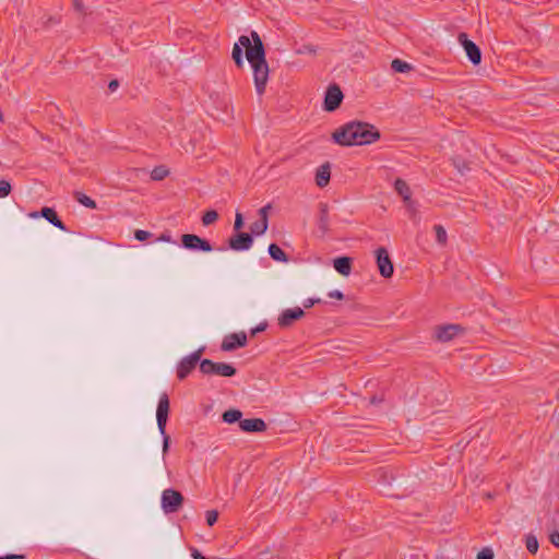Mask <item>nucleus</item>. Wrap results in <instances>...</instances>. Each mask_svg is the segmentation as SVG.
Listing matches in <instances>:
<instances>
[{
    "label": "nucleus",
    "instance_id": "obj_31",
    "mask_svg": "<svg viewBox=\"0 0 559 559\" xmlns=\"http://www.w3.org/2000/svg\"><path fill=\"white\" fill-rule=\"evenodd\" d=\"M151 233L150 231H146V230H142V229H136L134 231V238L139 241H145L146 239H148L151 237Z\"/></svg>",
    "mask_w": 559,
    "mask_h": 559
},
{
    "label": "nucleus",
    "instance_id": "obj_30",
    "mask_svg": "<svg viewBox=\"0 0 559 559\" xmlns=\"http://www.w3.org/2000/svg\"><path fill=\"white\" fill-rule=\"evenodd\" d=\"M12 187L9 181L0 180V198H5L10 194Z\"/></svg>",
    "mask_w": 559,
    "mask_h": 559
},
{
    "label": "nucleus",
    "instance_id": "obj_43",
    "mask_svg": "<svg viewBox=\"0 0 559 559\" xmlns=\"http://www.w3.org/2000/svg\"><path fill=\"white\" fill-rule=\"evenodd\" d=\"M118 86H119V83H118V81H117V80H112V81H110V82H109V85H108V87H109V90H110L111 92L116 91V88H117Z\"/></svg>",
    "mask_w": 559,
    "mask_h": 559
},
{
    "label": "nucleus",
    "instance_id": "obj_3",
    "mask_svg": "<svg viewBox=\"0 0 559 559\" xmlns=\"http://www.w3.org/2000/svg\"><path fill=\"white\" fill-rule=\"evenodd\" d=\"M168 413H169V399L166 393H163L159 396L157 409H156V420H157V427L163 436V454H165L168 451L169 447V436L166 433V424L168 419Z\"/></svg>",
    "mask_w": 559,
    "mask_h": 559
},
{
    "label": "nucleus",
    "instance_id": "obj_35",
    "mask_svg": "<svg viewBox=\"0 0 559 559\" xmlns=\"http://www.w3.org/2000/svg\"><path fill=\"white\" fill-rule=\"evenodd\" d=\"M477 559H493V552L490 548H484L478 552Z\"/></svg>",
    "mask_w": 559,
    "mask_h": 559
},
{
    "label": "nucleus",
    "instance_id": "obj_20",
    "mask_svg": "<svg viewBox=\"0 0 559 559\" xmlns=\"http://www.w3.org/2000/svg\"><path fill=\"white\" fill-rule=\"evenodd\" d=\"M395 191L401 195L404 202H409L412 197V191L407 182L403 179H396L394 182Z\"/></svg>",
    "mask_w": 559,
    "mask_h": 559
},
{
    "label": "nucleus",
    "instance_id": "obj_41",
    "mask_svg": "<svg viewBox=\"0 0 559 559\" xmlns=\"http://www.w3.org/2000/svg\"><path fill=\"white\" fill-rule=\"evenodd\" d=\"M265 328H266V324L265 323H261V324H259L258 326H255L254 329L251 330V334L255 335L257 333L264 331Z\"/></svg>",
    "mask_w": 559,
    "mask_h": 559
},
{
    "label": "nucleus",
    "instance_id": "obj_18",
    "mask_svg": "<svg viewBox=\"0 0 559 559\" xmlns=\"http://www.w3.org/2000/svg\"><path fill=\"white\" fill-rule=\"evenodd\" d=\"M333 266L340 274L347 276L352 271V259L348 257L336 258L333 261Z\"/></svg>",
    "mask_w": 559,
    "mask_h": 559
},
{
    "label": "nucleus",
    "instance_id": "obj_28",
    "mask_svg": "<svg viewBox=\"0 0 559 559\" xmlns=\"http://www.w3.org/2000/svg\"><path fill=\"white\" fill-rule=\"evenodd\" d=\"M435 231H436L437 241L440 245L444 246L447 243V240H448V236H447L445 229L441 225H436L435 226Z\"/></svg>",
    "mask_w": 559,
    "mask_h": 559
},
{
    "label": "nucleus",
    "instance_id": "obj_32",
    "mask_svg": "<svg viewBox=\"0 0 559 559\" xmlns=\"http://www.w3.org/2000/svg\"><path fill=\"white\" fill-rule=\"evenodd\" d=\"M218 519V513L215 510H210L206 512V523L212 526L216 523Z\"/></svg>",
    "mask_w": 559,
    "mask_h": 559
},
{
    "label": "nucleus",
    "instance_id": "obj_33",
    "mask_svg": "<svg viewBox=\"0 0 559 559\" xmlns=\"http://www.w3.org/2000/svg\"><path fill=\"white\" fill-rule=\"evenodd\" d=\"M271 210V204H266L259 210V216L261 221L269 223V211Z\"/></svg>",
    "mask_w": 559,
    "mask_h": 559
},
{
    "label": "nucleus",
    "instance_id": "obj_7",
    "mask_svg": "<svg viewBox=\"0 0 559 559\" xmlns=\"http://www.w3.org/2000/svg\"><path fill=\"white\" fill-rule=\"evenodd\" d=\"M181 242L186 249L192 250V251L200 250V251H204V252H210L213 250L211 243L207 240H205L197 235H193V234L182 235Z\"/></svg>",
    "mask_w": 559,
    "mask_h": 559
},
{
    "label": "nucleus",
    "instance_id": "obj_25",
    "mask_svg": "<svg viewBox=\"0 0 559 559\" xmlns=\"http://www.w3.org/2000/svg\"><path fill=\"white\" fill-rule=\"evenodd\" d=\"M267 227H269L267 222L259 219L251 224L250 229L253 235L261 236L267 230Z\"/></svg>",
    "mask_w": 559,
    "mask_h": 559
},
{
    "label": "nucleus",
    "instance_id": "obj_44",
    "mask_svg": "<svg viewBox=\"0 0 559 559\" xmlns=\"http://www.w3.org/2000/svg\"><path fill=\"white\" fill-rule=\"evenodd\" d=\"M28 217L31 218H39L41 217L40 212H29Z\"/></svg>",
    "mask_w": 559,
    "mask_h": 559
},
{
    "label": "nucleus",
    "instance_id": "obj_6",
    "mask_svg": "<svg viewBox=\"0 0 559 559\" xmlns=\"http://www.w3.org/2000/svg\"><path fill=\"white\" fill-rule=\"evenodd\" d=\"M203 353V348H199L198 350L191 353L190 355L183 357L178 366H177V377L179 380L186 379L189 373L195 368L198 362L201 360V355Z\"/></svg>",
    "mask_w": 559,
    "mask_h": 559
},
{
    "label": "nucleus",
    "instance_id": "obj_8",
    "mask_svg": "<svg viewBox=\"0 0 559 559\" xmlns=\"http://www.w3.org/2000/svg\"><path fill=\"white\" fill-rule=\"evenodd\" d=\"M459 43L463 46L469 61L473 64H479L481 61V51L479 47L468 39V36L465 33H460L457 36Z\"/></svg>",
    "mask_w": 559,
    "mask_h": 559
},
{
    "label": "nucleus",
    "instance_id": "obj_9",
    "mask_svg": "<svg viewBox=\"0 0 559 559\" xmlns=\"http://www.w3.org/2000/svg\"><path fill=\"white\" fill-rule=\"evenodd\" d=\"M376 258L380 274L385 278L391 277L393 275L394 267L388 250L383 247L378 248L376 250Z\"/></svg>",
    "mask_w": 559,
    "mask_h": 559
},
{
    "label": "nucleus",
    "instance_id": "obj_4",
    "mask_svg": "<svg viewBox=\"0 0 559 559\" xmlns=\"http://www.w3.org/2000/svg\"><path fill=\"white\" fill-rule=\"evenodd\" d=\"M200 371L203 374H216L221 377H233L236 374V368L226 362H214L211 359L200 361Z\"/></svg>",
    "mask_w": 559,
    "mask_h": 559
},
{
    "label": "nucleus",
    "instance_id": "obj_37",
    "mask_svg": "<svg viewBox=\"0 0 559 559\" xmlns=\"http://www.w3.org/2000/svg\"><path fill=\"white\" fill-rule=\"evenodd\" d=\"M549 539L554 546L559 548V531H555L549 535Z\"/></svg>",
    "mask_w": 559,
    "mask_h": 559
},
{
    "label": "nucleus",
    "instance_id": "obj_19",
    "mask_svg": "<svg viewBox=\"0 0 559 559\" xmlns=\"http://www.w3.org/2000/svg\"><path fill=\"white\" fill-rule=\"evenodd\" d=\"M318 228L325 234L330 228V219H329V207L328 204H320V213L318 217Z\"/></svg>",
    "mask_w": 559,
    "mask_h": 559
},
{
    "label": "nucleus",
    "instance_id": "obj_45",
    "mask_svg": "<svg viewBox=\"0 0 559 559\" xmlns=\"http://www.w3.org/2000/svg\"><path fill=\"white\" fill-rule=\"evenodd\" d=\"M74 7L78 11H82L83 5L81 3V0H74Z\"/></svg>",
    "mask_w": 559,
    "mask_h": 559
},
{
    "label": "nucleus",
    "instance_id": "obj_29",
    "mask_svg": "<svg viewBox=\"0 0 559 559\" xmlns=\"http://www.w3.org/2000/svg\"><path fill=\"white\" fill-rule=\"evenodd\" d=\"M526 549L531 552V554H536L537 550H538V540L535 536L533 535H528L526 537Z\"/></svg>",
    "mask_w": 559,
    "mask_h": 559
},
{
    "label": "nucleus",
    "instance_id": "obj_36",
    "mask_svg": "<svg viewBox=\"0 0 559 559\" xmlns=\"http://www.w3.org/2000/svg\"><path fill=\"white\" fill-rule=\"evenodd\" d=\"M297 53H316V49L313 46L306 45V46H302L301 48H299L297 50Z\"/></svg>",
    "mask_w": 559,
    "mask_h": 559
},
{
    "label": "nucleus",
    "instance_id": "obj_13",
    "mask_svg": "<svg viewBox=\"0 0 559 559\" xmlns=\"http://www.w3.org/2000/svg\"><path fill=\"white\" fill-rule=\"evenodd\" d=\"M252 243L253 238L250 234L247 233H238L235 236L230 237L228 240L229 248L235 251L249 250Z\"/></svg>",
    "mask_w": 559,
    "mask_h": 559
},
{
    "label": "nucleus",
    "instance_id": "obj_21",
    "mask_svg": "<svg viewBox=\"0 0 559 559\" xmlns=\"http://www.w3.org/2000/svg\"><path fill=\"white\" fill-rule=\"evenodd\" d=\"M267 251H269V254L271 255V258L275 261H278V262H287L288 261L287 254L276 243H271L269 246Z\"/></svg>",
    "mask_w": 559,
    "mask_h": 559
},
{
    "label": "nucleus",
    "instance_id": "obj_23",
    "mask_svg": "<svg viewBox=\"0 0 559 559\" xmlns=\"http://www.w3.org/2000/svg\"><path fill=\"white\" fill-rule=\"evenodd\" d=\"M242 413L238 409H228L223 414V420L227 424H234L241 420Z\"/></svg>",
    "mask_w": 559,
    "mask_h": 559
},
{
    "label": "nucleus",
    "instance_id": "obj_24",
    "mask_svg": "<svg viewBox=\"0 0 559 559\" xmlns=\"http://www.w3.org/2000/svg\"><path fill=\"white\" fill-rule=\"evenodd\" d=\"M75 200L85 207L96 209V202L82 192L74 193Z\"/></svg>",
    "mask_w": 559,
    "mask_h": 559
},
{
    "label": "nucleus",
    "instance_id": "obj_14",
    "mask_svg": "<svg viewBox=\"0 0 559 559\" xmlns=\"http://www.w3.org/2000/svg\"><path fill=\"white\" fill-rule=\"evenodd\" d=\"M304 316L305 311L299 307L285 309L278 317V325L281 328H288Z\"/></svg>",
    "mask_w": 559,
    "mask_h": 559
},
{
    "label": "nucleus",
    "instance_id": "obj_42",
    "mask_svg": "<svg viewBox=\"0 0 559 559\" xmlns=\"http://www.w3.org/2000/svg\"><path fill=\"white\" fill-rule=\"evenodd\" d=\"M0 559H26L24 555H5L0 556Z\"/></svg>",
    "mask_w": 559,
    "mask_h": 559
},
{
    "label": "nucleus",
    "instance_id": "obj_34",
    "mask_svg": "<svg viewBox=\"0 0 559 559\" xmlns=\"http://www.w3.org/2000/svg\"><path fill=\"white\" fill-rule=\"evenodd\" d=\"M242 226H243V216L240 212H236L234 229L240 230L242 228Z\"/></svg>",
    "mask_w": 559,
    "mask_h": 559
},
{
    "label": "nucleus",
    "instance_id": "obj_39",
    "mask_svg": "<svg viewBox=\"0 0 559 559\" xmlns=\"http://www.w3.org/2000/svg\"><path fill=\"white\" fill-rule=\"evenodd\" d=\"M328 296L330 298H335V299H338V300H342L344 298L343 293L337 290V289L329 292Z\"/></svg>",
    "mask_w": 559,
    "mask_h": 559
},
{
    "label": "nucleus",
    "instance_id": "obj_10",
    "mask_svg": "<svg viewBox=\"0 0 559 559\" xmlns=\"http://www.w3.org/2000/svg\"><path fill=\"white\" fill-rule=\"evenodd\" d=\"M247 343L248 338L245 332L231 333L224 337L221 348L224 352H231L239 347H245Z\"/></svg>",
    "mask_w": 559,
    "mask_h": 559
},
{
    "label": "nucleus",
    "instance_id": "obj_11",
    "mask_svg": "<svg viewBox=\"0 0 559 559\" xmlns=\"http://www.w3.org/2000/svg\"><path fill=\"white\" fill-rule=\"evenodd\" d=\"M463 331L459 324L440 325L435 329L433 335L437 341L447 343L452 341L456 335Z\"/></svg>",
    "mask_w": 559,
    "mask_h": 559
},
{
    "label": "nucleus",
    "instance_id": "obj_26",
    "mask_svg": "<svg viewBox=\"0 0 559 559\" xmlns=\"http://www.w3.org/2000/svg\"><path fill=\"white\" fill-rule=\"evenodd\" d=\"M169 174V170L165 166H157L151 171V178L155 181L163 180Z\"/></svg>",
    "mask_w": 559,
    "mask_h": 559
},
{
    "label": "nucleus",
    "instance_id": "obj_27",
    "mask_svg": "<svg viewBox=\"0 0 559 559\" xmlns=\"http://www.w3.org/2000/svg\"><path fill=\"white\" fill-rule=\"evenodd\" d=\"M217 218H218L217 212L214 210H211L203 214L202 223L204 226H209V225L213 224L214 222H216Z\"/></svg>",
    "mask_w": 559,
    "mask_h": 559
},
{
    "label": "nucleus",
    "instance_id": "obj_17",
    "mask_svg": "<svg viewBox=\"0 0 559 559\" xmlns=\"http://www.w3.org/2000/svg\"><path fill=\"white\" fill-rule=\"evenodd\" d=\"M331 177L330 164L325 163L321 165L316 171V183L320 188H324L329 185Z\"/></svg>",
    "mask_w": 559,
    "mask_h": 559
},
{
    "label": "nucleus",
    "instance_id": "obj_2",
    "mask_svg": "<svg viewBox=\"0 0 559 559\" xmlns=\"http://www.w3.org/2000/svg\"><path fill=\"white\" fill-rule=\"evenodd\" d=\"M332 138L343 146L367 145L378 141L380 132L368 122L350 121L335 130Z\"/></svg>",
    "mask_w": 559,
    "mask_h": 559
},
{
    "label": "nucleus",
    "instance_id": "obj_22",
    "mask_svg": "<svg viewBox=\"0 0 559 559\" xmlns=\"http://www.w3.org/2000/svg\"><path fill=\"white\" fill-rule=\"evenodd\" d=\"M391 68L394 72L407 73L413 69V66L406 61L401 60V59H394L391 62Z\"/></svg>",
    "mask_w": 559,
    "mask_h": 559
},
{
    "label": "nucleus",
    "instance_id": "obj_16",
    "mask_svg": "<svg viewBox=\"0 0 559 559\" xmlns=\"http://www.w3.org/2000/svg\"><path fill=\"white\" fill-rule=\"evenodd\" d=\"M40 215L60 230H67L66 225L58 217L57 212L52 207H43L40 210Z\"/></svg>",
    "mask_w": 559,
    "mask_h": 559
},
{
    "label": "nucleus",
    "instance_id": "obj_38",
    "mask_svg": "<svg viewBox=\"0 0 559 559\" xmlns=\"http://www.w3.org/2000/svg\"><path fill=\"white\" fill-rule=\"evenodd\" d=\"M157 241H162V242H168V243H173L174 240L171 238V235L169 233H163L158 238H157Z\"/></svg>",
    "mask_w": 559,
    "mask_h": 559
},
{
    "label": "nucleus",
    "instance_id": "obj_1",
    "mask_svg": "<svg viewBox=\"0 0 559 559\" xmlns=\"http://www.w3.org/2000/svg\"><path fill=\"white\" fill-rule=\"evenodd\" d=\"M242 48L246 49V58L253 71L255 91L262 95L269 81V64L265 59V50L259 34L254 31L251 36L241 35L233 47L231 57L238 68L243 66Z\"/></svg>",
    "mask_w": 559,
    "mask_h": 559
},
{
    "label": "nucleus",
    "instance_id": "obj_12",
    "mask_svg": "<svg viewBox=\"0 0 559 559\" xmlns=\"http://www.w3.org/2000/svg\"><path fill=\"white\" fill-rule=\"evenodd\" d=\"M343 99V93L337 85H331L328 87L324 98V109L333 111L340 107Z\"/></svg>",
    "mask_w": 559,
    "mask_h": 559
},
{
    "label": "nucleus",
    "instance_id": "obj_40",
    "mask_svg": "<svg viewBox=\"0 0 559 559\" xmlns=\"http://www.w3.org/2000/svg\"><path fill=\"white\" fill-rule=\"evenodd\" d=\"M319 302H321V299H319V298H317V299H314V298H308V299H306V300L304 301V307H305V308H310V307H312L313 305L319 304Z\"/></svg>",
    "mask_w": 559,
    "mask_h": 559
},
{
    "label": "nucleus",
    "instance_id": "obj_15",
    "mask_svg": "<svg viewBox=\"0 0 559 559\" xmlns=\"http://www.w3.org/2000/svg\"><path fill=\"white\" fill-rule=\"evenodd\" d=\"M239 427L246 432H262L266 429V424L261 418H247L239 421Z\"/></svg>",
    "mask_w": 559,
    "mask_h": 559
},
{
    "label": "nucleus",
    "instance_id": "obj_5",
    "mask_svg": "<svg viewBox=\"0 0 559 559\" xmlns=\"http://www.w3.org/2000/svg\"><path fill=\"white\" fill-rule=\"evenodd\" d=\"M183 496L173 488L165 489L162 492L160 506L166 514L179 511L183 503Z\"/></svg>",
    "mask_w": 559,
    "mask_h": 559
}]
</instances>
